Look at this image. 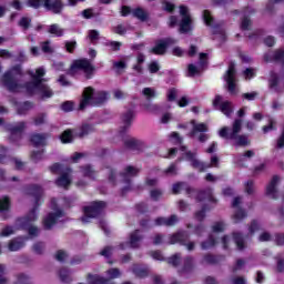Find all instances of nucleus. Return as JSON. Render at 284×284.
I'll return each mask as SVG.
<instances>
[{
	"label": "nucleus",
	"mask_w": 284,
	"mask_h": 284,
	"mask_svg": "<svg viewBox=\"0 0 284 284\" xmlns=\"http://www.w3.org/2000/svg\"><path fill=\"white\" fill-rule=\"evenodd\" d=\"M27 194L29 196H33L34 199V205L29 211V213L23 217H18L17 223L20 225L22 230H27L29 236H39V227L32 226V223L39 219L37 215V212L39 211V207H41V204L43 203L41 201L43 196V187L39 184H29L24 187Z\"/></svg>",
	"instance_id": "1"
},
{
	"label": "nucleus",
	"mask_w": 284,
	"mask_h": 284,
	"mask_svg": "<svg viewBox=\"0 0 284 284\" xmlns=\"http://www.w3.org/2000/svg\"><path fill=\"white\" fill-rule=\"evenodd\" d=\"M108 101L106 91H97L93 87H85L82 91L79 110H84L88 105L99 108Z\"/></svg>",
	"instance_id": "2"
},
{
	"label": "nucleus",
	"mask_w": 284,
	"mask_h": 284,
	"mask_svg": "<svg viewBox=\"0 0 284 284\" xmlns=\"http://www.w3.org/2000/svg\"><path fill=\"white\" fill-rule=\"evenodd\" d=\"M108 207V202L105 201H92L89 205L82 207L83 216L81 217L82 223H89L90 219H99L103 216Z\"/></svg>",
	"instance_id": "3"
},
{
	"label": "nucleus",
	"mask_w": 284,
	"mask_h": 284,
	"mask_svg": "<svg viewBox=\"0 0 284 284\" xmlns=\"http://www.w3.org/2000/svg\"><path fill=\"white\" fill-rule=\"evenodd\" d=\"M84 73L85 79L90 80L94 77V65L88 59H78L74 60L70 68L67 70L69 77H75L79 74V71Z\"/></svg>",
	"instance_id": "4"
},
{
	"label": "nucleus",
	"mask_w": 284,
	"mask_h": 284,
	"mask_svg": "<svg viewBox=\"0 0 284 284\" xmlns=\"http://www.w3.org/2000/svg\"><path fill=\"white\" fill-rule=\"evenodd\" d=\"M14 74H18L21 77L23 72L21 71V65L17 64L12 67L10 71H7L1 79L2 85L9 91V92H19L21 90V84L19 83V80L14 78Z\"/></svg>",
	"instance_id": "5"
},
{
	"label": "nucleus",
	"mask_w": 284,
	"mask_h": 284,
	"mask_svg": "<svg viewBox=\"0 0 284 284\" xmlns=\"http://www.w3.org/2000/svg\"><path fill=\"white\" fill-rule=\"evenodd\" d=\"M27 6L29 8H33L34 10H39V8L43 6V8H45L49 12H53V14H61L64 7L62 0H28Z\"/></svg>",
	"instance_id": "6"
},
{
	"label": "nucleus",
	"mask_w": 284,
	"mask_h": 284,
	"mask_svg": "<svg viewBox=\"0 0 284 284\" xmlns=\"http://www.w3.org/2000/svg\"><path fill=\"white\" fill-rule=\"evenodd\" d=\"M24 89L27 90V94L29 97H34V94H39L42 101H45V99H52L54 97V91L45 82H40L39 84H31L29 87H24Z\"/></svg>",
	"instance_id": "7"
},
{
	"label": "nucleus",
	"mask_w": 284,
	"mask_h": 284,
	"mask_svg": "<svg viewBox=\"0 0 284 284\" xmlns=\"http://www.w3.org/2000/svg\"><path fill=\"white\" fill-rule=\"evenodd\" d=\"M192 130L189 132L190 139H194V136L197 135L199 143H205L210 141V126H207V123L201 122L196 123V120H191Z\"/></svg>",
	"instance_id": "8"
},
{
	"label": "nucleus",
	"mask_w": 284,
	"mask_h": 284,
	"mask_svg": "<svg viewBox=\"0 0 284 284\" xmlns=\"http://www.w3.org/2000/svg\"><path fill=\"white\" fill-rule=\"evenodd\" d=\"M109 278L101 277L100 275L89 273L87 275V281L89 284H114L112 280L119 278L121 276V271L119 268H109L106 271Z\"/></svg>",
	"instance_id": "9"
},
{
	"label": "nucleus",
	"mask_w": 284,
	"mask_h": 284,
	"mask_svg": "<svg viewBox=\"0 0 284 284\" xmlns=\"http://www.w3.org/2000/svg\"><path fill=\"white\" fill-rule=\"evenodd\" d=\"M140 169L134 168L132 165H128L123 172L120 173L122 179V183H125L126 186L122 187L121 196H125L130 190H132V178L139 176Z\"/></svg>",
	"instance_id": "10"
},
{
	"label": "nucleus",
	"mask_w": 284,
	"mask_h": 284,
	"mask_svg": "<svg viewBox=\"0 0 284 284\" xmlns=\"http://www.w3.org/2000/svg\"><path fill=\"white\" fill-rule=\"evenodd\" d=\"M187 241H190V233L187 231H179L170 236L171 245L179 243L180 245H184L189 252L194 251V242Z\"/></svg>",
	"instance_id": "11"
},
{
	"label": "nucleus",
	"mask_w": 284,
	"mask_h": 284,
	"mask_svg": "<svg viewBox=\"0 0 284 284\" xmlns=\"http://www.w3.org/2000/svg\"><path fill=\"white\" fill-rule=\"evenodd\" d=\"M7 132H10L9 141L12 143L21 141L23 132H26V122L21 121L17 124H7Z\"/></svg>",
	"instance_id": "12"
},
{
	"label": "nucleus",
	"mask_w": 284,
	"mask_h": 284,
	"mask_svg": "<svg viewBox=\"0 0 284 284\" xmlns=\"http://www.w3.org/2000/svg\"><path fill=\"white\" fill-rule=\"evenodd\" d=\"M175 43L176 40L174 38L160 39L155 41V45L151 49V52L158 57H163V54L168 52L170 45H174Z\"/></svg>",
	"instance_id": "13"
},
{
	"label": "nucleus",
	"mask_w": 284,
	"mask_h": 284,
	"mask_svg": "<svg viewBox=\"0 0 284 284\" xmlns=\"http://www.w3.org/2000/svg\"><path fill=\"white\" fill-rule=\"evenodd\" d=\"M243 126V121L241 119H236L233 122L232 132H230V128L224 126L220 130V136L222 139H236V135L241 132Z\"/></svg>",
	"instance_id": "14"
},
{
	"label": "nucleus",
	"mask_w": 284,
	"mask_h": 284,
	"mask_svg": "<svg viewBox=\"0 0 284 284\" xmlns=\"http://www.w3.org/2000/svg\"><path fill=\"white\" fill-rule=\"evenodd\" d=\"M224 79L227 83V90L230 94H236V67L234 65V63H231L229 65Z\"/></svg>",
	"instance_id": "15"
},
{
	"label": "nucleus",
	"mask_w": 284,
	"mask_h": 284,
	"mask_svg": "<svg viewBox=\"0 0 284 284\" xmlns=\"http://www.w3.org/2000/svg\"><path fill=\"white\" fill-rule=\"evenodd\" d=\"M192 194H196L195 201L197 203H203V201H209L210 203H216V197H214L212 187H206L203 190L195 189V192H192Z\"/></svg>",
	"instance_id": "16"
},
{
	"label": "nucleus",
	"mask_w": 284,
	"mask_h": 284,
	"mask_svg": "<svg viewBox=\"0 0 284 284\" xmlns=\"http://www.w3.org/2000/svg\"><path fill=\"white\" fill-rule=\"evenodd\" d=\"M50 136H52L50 133H33L30 135V143H32L33 148H45Z\"/></svg>",
	"instance_id": "17"
},
{
	"label": "nucleus",
	"mask_w": 284,
	"mask_h": 284,
	"mask_svg": "<svg viewBox=\"0 0 284 284\" xmlns=\"http://www.w3.org/2000/svg\"><path fill=\"white\" fill-rule=\"evenodd\" d=\"M64 214L65 213L63 212V210L60 209L53 213H49L47 217L43 220L44 230H50L52 226L57 225V221H59V219H62Z\"/></svg>",
	"instance_id": "18"
},
{
	"label": "nucleus",
	"mask_w": 284,
	"mask_h": 284,
	"mask_svg": "<svg viewBox=\"0 0 284 284\" xmlns=\"http://www.w3.org/2000/svg\"><path fill=\"white\" fill-rule=\"evenodd\" d=\"M45 69L39 68L36 70V73L31 74V81L24 83L23 88H28L30 85H39L40 83H45Z\"/></svg>",
	"instance_id": "19"
},
{
	"label": "nucleus",
	"mask_w": 284,
	"mask_h": 284,
	"mask_svg": "<svg viewBox=\"0 0 284 284\" xmlns=\"http://www.w3.org/2000/svg\"><path fill=\"white\" fill-rule=\"evenodd\" d=\"M278 181H281V178L278 175H274L266 186V196H271L274 201L278 199V190L276 189V185H278Z\"/></svg>",
	"instance_id": "20"
},
{
	"label": "nucleus",
	"mask_w": 284,
	"mask_h": 284,
	"mask_svg": "<svg viewBox=\"0 0 284 284\" xmlns=\"http://www.w3.org/2000/svg\"><path fill=\"white\" fill-rule=\"evenodd\" d=\"M264 61L265 63H272V61H274L275 63H282V65H284V50L277 49L273 52V54L265 53Z\"/></svg>",
	"instance_id": "21"
},
{
	"label": "nucleus",
	"mask_w": 284,
	"mask_h": 284,
	"mask_svg": "<svg viewBox=\"0 0 284 284\" xmlns=\"http://www.w3.org/2000/svg\"><path fill=\"white\" fill-rule=\"evenodd\" d=\"M122 123L124 124L120 129V134H125L128 132L129 128L132 125V119H134V111L132 109H129L125 113L121 116Z\"/></svg>",
	"instance_id": "22"
},
{
	"label": "nucleus",
	"mask_w": 284,
	"mask_h": 284,
	"mask_svg": "<svg viewBox=\"0 0 284 284\" xmlns=\"http://www.w3.org/2000/svg\"><path fill=\"white\" fill-rule=\"evenodd\" d=\"M223 261H225V255L206 253L203 255L202 263H206V265H219V263H223Z\"/></svg>",
	"instance_id": "23"
},
{
	"label": "nucleus",
	"mask_w": 284,
	"mask_h": 284,
	"mask_svg": "<svg viewBox=\"0 0 284 284\" xmlns=\"http://www.w3.org/2000/svg\"><path fill=\"white\" fill-rule=\"evenodd\" d=\"M232 236H233V242L235 243L239 252H243V250L247 248V242H245V235H243V233L233 232Z\"/></svg>",
	"instance_id": "24"
},
{
	"label": "nucleus",
	"mask_w": 284,
	"mask_h": 284,
	"mask_svg": "<svg viewBox=\"0 0 284 284\" xmlns=\"http://www.w3.org/2000/svg\"><path fill=\"white\" fill-rule=\"evenodd\" d=\"M181 190H184L189 196H192V192H196V189L187 185L185 182H178L173 184V194H181Z\"/></svg>",
	"instance_id": "25"
},
{
	"label": "nucleus",
	"mask_w": 284,
	"mask_h": 284,
	"mask_svg": "<svg viewBox=\"0 0 284 284\" xmlns=\"http://www.w3.org/2000/svg\"><path fill=\"white\" fill-rule=\"evenodd\" d=\"M175 223H179V216L171 215L169 217H158L155 219V225L161 226L164 225L165 227H172Z\"/></svg>",
	"instance_id": "26"
},
{
	"label": "nucleus",
	"mask_w": 284,
	"mask_h": 284,
	"mask_svg": "<svg viewBox=\"0 0 284 284\" xmlns=\"http://www.w3.org/2000/svg\"><path fill=\"white\" fill-rule=\"evenodd\" d=\"M141 241H143V235H141L140 230H135L130 234V247L133 250H139L141 247V244H139Z\"/></svg>",
	"instance_id": "27"
},
{
	"label": "nucleus",
	"mask_w": 284,
	"mask_h": 284,
	"mask_svg": "<svg viewBox=\"0 0 284 284\" xmlns=\"http://www.w3.org/2000/svg\"><path fill=\"white\" fill-rule=\"evenodd\" d=\"M71 184L72 180L70 179V173L68 172L61 173L60 176L55 180V185L58 187H63L64 190H68Z\"/></svg>",
	"instance_id": "28"
},
{
	"label": "nucleus",
	"mask_w": 284,
	"mask_h": 284,
	"mask_svg": "<svg viewBox=\"0 0 284 284\" xmlns=\"http://www.w3.org/2000/svg\"><path fill=\"white\" fill-rule=\"evenodd\" d=\"M179 32L180 34L192 32V17H184L181 19Z\"/></svg>",
	"instance_id": "29"
},
{
	"label": "nucleus",
	"mask_w": 284,
	"mask_h": 284,
	"mask_svg": "<svg viewBox=\"0 0 284 284\" xmlns=\"http://www.w3.org/2000/svg\"><path fill=\"white\" fill-rule=\"evenodd\" d=\"M33 103L30 101H24V102H16V110L17 113L20 115H26L30 110L33 108Z\"/></svg>",
	"instance_id": "30"
},
{
	"label": "nucleus",
	"mask_w": 284,
	"mask_h": 284,
	"mask_svg": "<svg viewBox=\"0 0 284 284\" xmlns=\"http://www.w3.org/2000/svg\"><path fill=\"white\" fill-rule=\"evenodd\" d=\"M124 148H126V150H133L139 152L143 150V142H141V140L131 138L124 141Z\"/></svg>",
	"instance_id": "31"
},
{
	"label": "nucleus",
	"mask_w": 284,
	"mask_h": 284,
	"mask_svg": "<svg viewBox=\"0 0 284 284\" xmlns=\"http://www.w3.org/2000/svg\"><path fill=\"white\" fill-rule=\"evenodd\" d=\"M93 132H97L94 124L83 123L80 126L79 132L77 133V136H79V139H83V136H88L89 134H92Z\"/></svg>",
	"instance_id": "32"
},
{
	"label": "nucleus",
	"mask_w": 284,
	"mask_h": 284,
	"mask_svg": "<svg viewBox=\"0 0 284 284\" xmlns=\"http://www.w3.org/2000/svg\"><path fill=\"white\" fill-rule=\"evenodd\" d=\"M194 270V257L192 256H186L184 258V265L183 267L179 271L180 274H189V272H192Z\"/></svg>",
	"instance_id": "33"
},
{
	"label": "nucleus",
	"mask_w": 284,
	"mask_h": 284,
	"mask_svg": "<svg viewBox=\"0 0 284 284\" xmlns=\"http://www.w3.org/2000/svg\"><path fill=\"white\" fill-rule=\"evenodd\" d=\"M26 246V242H23V240L21 239H13L9 242V252H19V250H21L22 247Z\"/></svg>",
	"instance_id": "34"
},
{
	"label": "nucleus",
	"mask_w": 284,
	"mask_h": 284,
	"mask_svg": "<svg viewBox=\"0 0 284 284\" xmlns=\"http://www.w3.org/2000/svg\"><path fill=\"white\" fill-rule=\"evenodd\" d=\"M58 274L61 283H72V273L70 268L62 267Z\"/></svg>",
	"instance_id": "35"
},
{
	"label": "nucleus",
	"mask_w": 284,
	"mask_h": 284,
	"mask_svg": "<svg viewBox=\"0 0 284 284\" xmlns=\"http://www.w3.org/2000/svg\"><path fill=\"white\" fill-rule=\"evenodd\" d=\"M132 14L135 19H139V21L145 22L148 19H150V14L143 8L138 7L132 11Z\"/></svg>",
	"instance_id": "36"
},
{
	"label": "nucleus",
	"mask_w": 284,
	"mask_h": 284,
	"mask_svg": "<svg viewBox=\"0 0 284 284\" xmlns=\"http://www.w3.org/2000/svg\"><path fill=\"white\" fill-rule=\"evenodd\" d=\"M60 141L63 144L72 143L74 141V134L72 133V130L67 129L60 134Z\"/></svg>",
	"instance_id": "37"
},
{
	"label": "nucleus",
	"mask_w": 284,
	"mask_h": 284,
	"mask_svg": "<svg viewBox=\"0 0 284 284\" xmlns=\"http://www.w3.org/2000/svg\"><path fill=\"white\" fill-rule=\"evenodd\" d=\"M216 246V239H214V235H209V239L206 241L201 242V250H212V247Z\"/></svg>",
	"instance_id": "38"
},
{
	"label": "nucleus",
	"mask_w": 284,
	"mask_h": 284,
	"mask_svg": "<svg viewBox=\"0 0 284 284\" xmlns=\"http://www.w3.org/2000/svg\"><path fill=\"white\" fill-rule=\"evenodd\" d=\"M231 141H235V145L239 148H245L250 145V140L247 139V135H236L235 139H231Z\"/></svg>",
	"instance_id": "39"
},
{
	"label": "nucleus",
	"mask_w": 284,
	"mask_h": 284,
	"mask_svg": "<svg viewBox=\"0 0 284 284\" xmlns=\"http://www.w3.org/2000/svg\"><path fill=\"white\" fill-rule=\"evenodd\" d=\"M132 271H133V274H134L138 278H145V277H148V274H149L148 268H142L141 266H139V265H136V264L133 265Z\"/></svg>",
	"instance_id": "40"
},
{
	"label": "nucleus",
	"mask_w": 284,
	"mask_h": 284,
	"mask_svg": "<svg viewBox=\"0 0 284 284\" xmlns=\"http://www.w3.org/2000/svg\"><path fill=\"white\" fill-rule=\"evenodd\" d=\"M176 97H179V89L170 88L166 91V101H169V103H174V101H176Z\"/></svg>",
	"instance_id": "41"
},
{
	"label": "nucleus",
	"mask_w": 284,
	"mask_h": 284,
	"mask_svg": "<svg viewBox=\"0 0 284 284\" xmlns=\"http://www.w3.org/2000/svg\"><path fill=\"white\" fill-rule=\"evenodd\" d=\"M162 10L164 12H168L169 14H173L174 11L176 10V4H174L168 0H163L162 1Z\"/></svg>",
	"instance_id": "42"
},
{
	"label": "nucleus",
	"mask_w": 284,
	"mask_h": 284,
	"mask_svg": "<svg viewBox=\"0 0 284 284\" xmlns=\"http://www.w3.org/2000/svg\"><path fill=\"white\" fill-rule=\"evenodd\" d=\"M209 210L210 206L207 204H204L200 211L195 212V219L200 223H203V221H205V213L209 212Z\"/></svg>",
	"instance_id": "43"
},
{
	"label": "nucleus",
	"mask_w": 284,
	"mask_h": 284,
	"mask_svg": "<svg viewBox=\"0 0 284 284\" xmlns=\"http://www.w3.org/2000/svg\"><path fill=\"white\" fill-rule=\"evenodd\" d=\"M43 154H45L44 149H42L40 151H32L30 154V159L33 163H39V161L43 160Z\"/></svg>",
	"instance_id": "44"
},
{
	"label": "nucleus",
	"mask_w": 284,
	"mask_h": 284,
	"mask_svg": "<svg viewBox=\"0 0 284 284\" xmlns=\"http://www.w3.org/2000/svg\"><path fill=\"white\" fill-rule=\"evenodd\" d=\"M168 264L173 267H179V265H181V253H175L173 256L169 257Z\"/></svg>",
	"instance_id": "45"
},
{
	"label": "nucleus",
	"mask_w": 284,
	"mask_h": 284,
	"mask_svg": "<svg viewBox=\"0 0 284 284\" xmlns=\"http://www.w3.org/2000/svg\"><path fill=\"white\" fill-rule=\"evenodd\" d=\"M48 32L54 37H63V29L59 28V24H51Z\"/></svg>",
	"instance_id": "46"
},
{
	"label": "nucleus",
	"mask_w": 284,
	"mask_h": 284,
	"mask_svg": "<svg viewBox=\"0 0 284 284\" xmlns=\"http://www.w3.org/2000/svg\"><path fill=\"white\" fill-rule=\"evenodd\" d=\"M203 21L205 26H209V27L214 26V17H212V13L210 12V10L203 11Z\"/></svg>",
	"instance_id": "47"
},
{
	"label": "nucleus",
	"mask_w": 284,
	"mask_h": 284,
	"mask_svg": "<svg viewBox=\"0 0 284 284\" xmlns=\"http://www.w3.org/2000/svg\"><path fill=\"white\" fill-rule=\"evenodd\" d=\"M81 172L83 176H87L88 179H94V169H92L91 165H84L81 168Z\"/></svg>",
	"instance_id": "48"
},
{
	"label": "nucleus",
	"mask_w": 284,
	"mask_h": 284,
	"mask_svg": "<svg viewBox=\"0 0 284 284\" xmlns=\"http://www.w3.org/2000/svg\"><path fill=\"white\" fill-rule=\"evenodd\" d=\"M220 110L223 114H225V116H230V114H232V106L230 101L222 102Z\"/></svg>",
	"instance_id": "49"
},
{
	"label": "nucleus",
	"mask_w": 284,
	"mask_h": 284,
	"mask_svg": "<svg viewBox=\"0 0 284 284\" xmlns=\"http://www.w3.org/2000/svg\"><path fill=\"white\" fill-rule=\"evenodd\" d=\"M247 217V212L243 209H237L233 215V219L235 223H239V221H243V219Z\"/></svg>",
	"instance_id": "50"
},
{
	"label": "nucleus",
	"mask_w": 284,
	"mask_h": 284,
	"mask_svg": "<svg viewBox=\"0 0 284 284\" xmlns=\"http://www.w3.org/2000/svg\"><path fill=\"white\" fill-rule=\"evenodd\" d=\"M191 165L195 170H200V172H205V170H207L206 164L201 162V161H199V160H196V158L191 161Z\"/></svg>",
	"instance_id": "51"
},
{
	"label": "nucleus",
	"mask_w": 284,
	"mask_h": 284,
	"mask_svg": "<svg viewBox=\"0 0 284 284\" xmlns=\"http://www.w3.org/2000/svg\"><path fill=\"white\" fill-rule=\"evenodd\" d=\"M32 251L34 254L41 255L45 251V243L43 242H37L32 246Z\"/></svg>",
	"instance_id": "52"
},
{
	"label": "nucleus",
	"mask_w": 284,
	"mask_h": 284,
	"mask_svg": "<svg viewBox=\"0 0 284 284\" xmlns=\"http://www.w3.org/2000/svg\"><path fill=\"white\" fill-rule=\"evenodd\" d=\"M81 14H82L83 19H94V17H99V13H95L93 8L84 9L81 12Z\"/></svg>",
	"instance_id": "53"
},
{
	"label": "nucleus",
	"mask_w": 284,
	"mask_h": 284,
	"mask_svg": "<svg viewBox=\"0 0 284 284\" xmlns=\"http://www.w3.org/2000/svg\"><path fill=\"white\" fill-rule=\"evenodd\" d=\"M135 210L139 212V214H148L150 212V207L148 206V203L145 202H140L135 204Z\"/></svg>",
	"instance_id": "54"
},
{
	"label": "nucleus",
	"mask_w": 284,
	"mask_h": 284,
	"mask_svg": "<svg viewBox=\"0 0 284 284\" xmlns=\"http://www.w3.org/2000/svg\"><path fill=\"white\" fill-rule=\"evenodd\" d=\"M10 210V197L4 196L0 199V212H8Z\"/></svg>",
	"instance_id": "55"
},
{
	"label": "nucleus",
	"mask_w": 284,
	"mask_h": 284,
	"mask_svg": "<svg viewBox=\"0 0 284 284\" xmlns=\"http://www.w3.org/2000/svg\"><path fill=\"white\" fill-rule=\"evenodd\" d=\"M278 74H276L275 72H271V79L268 80V85L271 90H274V88L278 87Z\"/></svg>",
	"instance_id": "56"
},
{
	"label": "nucleus",
	"mask_w": 284,
	"mask_h": 284,
	"mask_svg": "<svg viewBox=\"0 0 284 284\" xmlns=\"http://www.w3.org/2000/svg\"><path fill=\"white\" fill-rule=\"evenodd\" d=\"M106 48H111L112 52H119V50H121V45H123V43L119 42V41H110L105 43Z\"/></svg>",
	"instance_id": "57"
},
{
	"label": "nucleus",
	"mask_w": 284,
	"mask_h": 284,
	"mask_svg": "<svg viewBox=\"0 0 284 284\" xmlns=\"http://www.w3.org/2000/svg\"><path fill=\"white\" fill-rule=\"evenodd\" d=\"M142 94L146 98L148 101H150V99H154V97H156V92L152 88H144L142 90Z\"/></svg>",
	"instance_id": "58"
},
{
	"label": "nucleus",
	"mask_w": 284,
	"mask_h": 284,
	"mask_svg": "<svg viewBox=\"0 0 284 284\" xmlns=\"http://www.w3.org/2000/svg\"><path fill=\"white\" fill-rule=\"evenodd\" d=\"M199 67L201 70H204V68H207V53H200L199 55Z\"/></svg>",
	"instance_id": "59"
},
{
	"label": "nucleus",
	"mask_w": 284,
	"mask_h": 284,
	"mask_svg": "<svg viewBox=\"0 0 284 284\" xmlns=\"http://www.w3.org/2000/svg\"><path fill=\"white\" fill-rule=\"evenodd\" d=\"M30 23H32V19H30L28 17H22L19 21V26H20V28H23V30H29Z\"/></svg>",
	"instance_id": "60"
},
{
	"label": "nucleus",
	"mask_w": 284,
	"mask_h": 284,
	"mask_svg": "<svg viewBox=\"0 0 284 284\" xmlns=\"http://www.w3.org/2000/svg\"><path fill=\"white\" fill-rule=\"evenodd\" d=\"M148 69H149L150 74H156V72H159V70H161V65L159 64V62L152 61L149 63Z\"/></svg>",
	"instance_id": "61"
},
{
	"label": "nucleus",
	"mask_w": 284,
	"mask_h": 284,
	"mask_svg": "<svg viewBox=\"0 0 284 284\" xmlns=\"http://www.w3.org/2000/svg\"><path fill=\"white\" fill-rule=\"evenodd\" d=\"M108 181L111 183V185H116V170L112 168L109 169Z\"/></svg>",
	"instance_id": "62"
},
{
	"label": "nucleus",
	"mask_w": 284,
	"mask_h": 284,
	"mask_svg": "<svg viewBox=\"0 0 284 284\" xmlns=\"http://www.w3.org/2000/svg\"><path fill=\"white\" fill-rule=\"evenodd\" d=\"M47 116H48V114H45V113H40V114H38V115L33 119L34 125H43V123H45Z\"/></svg>",
	"instance_id": "63"
},
{
	"label": "nucleus",
	"mask_w": 284,
	"mask_h": 284,
	"mask_svg": "<svg viewBox=\"0 0 284 284\" xmlns=\"http://www.w3.org/2000/svg\"><path fill=\"white\" fill-rule=\"evenodd\" d=\"M61 110L63 112H72L74 110V102L65 101L61 104Z\"/></svg>",
	"instance_id": "64"
}]
</instances>
